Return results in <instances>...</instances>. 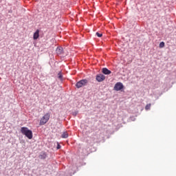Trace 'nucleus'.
<instances>
[{
  "label": "nucleus",
  "instance_id": "obj_13",
  "mask_svg": "<svg viewBox=\"0 0 176 176\" xmlns=\"http://www.w3.org/2000/svg\"><path fill=\"white\" fill-rule=\"evenodd\" d=\"M164 46H165V43L164 41H162L161 43H160L159 47L162 48V47H164Z\"/></svg>",
  "mask_w": 176,
  "mask_h": 176
},
{
  "label": "nucleus",
  "instance_id": "obj_11",
  "mask_svg": "<svg viewBox=\"0 0 176 176\" xmlns=\"http://www.w3.org/2000/svg\"><path fill=\"white\" fill-rule=\"evenodd\" d=\"M58 78L60 79V80L63 81V73H61V72L58 74Z\"/></svg>",
  "mask_w": 176,
  "mask_h": 176
},
{
  "label": "nucleus",
  "instance_id": "obj_16",
  "mask_svg": "<svg viewBox=\"0 0 176 176\" xmlns=\"http://www.w3.org/2000/svg\"><path fill=\"white\" fill-rule=\"evenodd\" d=\"M78 111H74L72 113V115H73V116H76L78 115Z\"/></svg>",
  "mask_w": 176,
  "mask_h": 176
},
{
  "label": "nucleus",
  "instance_id": "obj_10",
  "mask_svg": "<svg viewBox=\"0 0 176 176\" xmlns=\"http://www.w3.org/2000/svg\"><path fill=\"white\" fill-rule=\"evenodd\" d=\"M68 132L65 131L63 133V134L61 135V138H68Z\"/></svg>",
  "mask_w": 176,
  "mask_h": 176
},
{
  "label": "nucleus",
  "instance_id": "obj_8",
  "mask_svg": "<svg viewBox=\"0 0 176 176\" xmlns=\"http://www.w3.org/2000/svg\"><path fill=\"white\" fill-rule=\"evenodd\" d=\"M102 72L104 74V75H111L112 74V72L107 67H103L102 69Z\"/></svg>",
  "mask_w": 176,
  "mask_h": 176
},
{
  "label": "nucleus",
  "instance_id": "obj_18",
  "mask_svg": "<svg viewBox=\"0 0 176 176\" xmlns=\"http://www.w3.org/2000/svg\"><path fill=\"white\" fill-rule=\"evenodd\" d=\"M8 13H12V10H9Z\"/></svg>",
  "mask_w": 176,
  "mask_h": 176
},
{
  "label": "nucleus",
  "instance_id": "obj_12",
  "mask_svg": "<svg viewBox=\"0 0 176 176\" xmlns=\"http://www.w3.org/2000/svg\"><path fill=\"white\" fill-rule=\"evenodd\" d=\"M151 103L147 104L146 105V107H145V110H146V111H149V109H151Z\"/></svg>",
  "mask_w": 176,
  "mask_h": 176
},
{
  "label": "nucleus",
  "instance_id": "obj_3",
  "mask_svg": "<svg viewBox=\"0 0 176 176\" xmlns=\"http://www.w3.org/2000/svg\"><path fill=\"white\" fill-rule=\"evenodd\" d=\"M87 83H89L87 79H82L76 82V87H77V89H80V87L87 86Z\"/></svg>",
  "mask_w": 176,
  "mask_h": 176
},
{
  "label": "nucleus",
  "instance_id": "obj_7",
  "mask_svg": "<svg viewBox=\"0 0 176 176\" xmlns=\"http://www.w3.org/2000/svg\"><path fill=\"white\" fill-rule=\"evenodd\" d=\"M56 53L58 56H61V54H64V49L61 46H58L56 47Z\"/></svg>",
  "mask_w": 176,
  "mask_h": 176
},
{
  "label": "nucleus",
  "instance_id": "obj_9",
  "mask_svg": "<svg viewBox=\"0 0 176 176\" xmlns=\"http://www.w3.org/2000/svg\"><path fill=\"white\" fill-rule=\"evenodd\" d=\"M39 38V30H36V32L33 34V39L36 41Z\"/></svg>",
  "mask_w": 176,
  "mask_h": 176
},
{
  "label": "nucleus",
  "instance_id": "obj_1",
  "mask_svg": "<svg viewBox=\"0 0 176 176\" xmlns=\"http://www.w3.org/2000/svg\"><path fill=\"white\" fill-rule=\"evenodd\" d=\"M21 133L23 135H25L28 140H32V137L34 135L32 133V131L29 129L27 126H23L21 128Z\"/></svg>",
  "mask_w": 176,
  "mask_h": 176
},
{
  "label": "nucleus",
  "instance_id": "obj_15",
  "mask_svg": "<svg viewBox=\"0 0 176 176\" xmlns=\"http://www.w3.org/2000/svg\"><path fill=\"white\" fill-rule=\"evenodd\" d=\"M57 146H56V149H61V145L58 142H56Z\"/></svg>",
  "mask_w": 176,
  "mask_h": 176
},
{
  "label": "nucleus",
  "instance_id": "obj_5",
  "mask_svg": "<svg viewBox=\"0 0 176 176\" xmlns=\"http://www.w3.org/2000/svg\"><path fill=\"white\" fill-rule=\"evenodd\" d=\"M97 82H104L105 80V76L102 74H99L96 76Z\"/></svg>",
  "mask_w": 176,
  "mask_h": 176
},
{
  "label": "nucleus",
  "instance_id": "obj_17",
  "mask_svg": "<svg viewBox=\"0 0 176 176\" xmlns=\"http://www.w3.org/2000/svg\"><path fill=\"white\" fill-rule=\"evenodd\" d=\"M130 119H131V120L132 122H134V120H135V117L131 116V117L130 118Z\"/></svg>",
  "mask_w": 176,
  "mask_h": 176
},
{
  "label": "nucleus",
  "instance_id": "obj_14",
  "mask_svg": "<svg viewBox=\"0 0 176 176\" xmlns=\"http://www.w3.org/2000/svg\"><path fill=\"white\" fill-rule=\"evenodd\" d=\"M96 35L98 36V38H101L102 36V33H100V32H97L96 33Z\"/></svg>",
  "mask_w": 176,
  "mask_h": 176
},
{
  "label": "nucleus",
  "instance_id": "obj_2",
  "mask_svg": "<svg viewBox=\"0 0 176 176\" xmlns=\"http://www.w3.org/2000/svg\"><path fill=\"white\" fill-rule=\"evenodd\" d=\"M50 119V113H47L41 119L39 126H44V124H46L47 122H49Z\"/></svg>",
  "mask_w": 176,
  "mask_h": 176
},
{
  "label": "nucleus",
  "instance_id": "obj_6",
  "mask_svg": "<svg viewBox=\"0 0 176 176\" xmlns=\"http://www.w3.org/2000/svg\"><path fill=\"white\" fill-rule=\"evenodd\" d=\"M47 157V153L41 151L38 155V159L41 160H45Z\"/></svg>",
  "mask_w": 176,
  "mask_h": 176
},
{
  "label": "nucleus",
  "instance_id": "obj_4",
  "mask_svg": "<svg viewBox=\"0 0 176 176\" xmlns=\"http://www.w3.org/2000/svg\"><path fill=\"white\" fill-rule=\"evenodd\" d=\"M113 90L116 91H122L124 90V85L120 82H116L113 87Z\"/></svg>",
  "mask_w": 176,
  "mask_h": 176
}]
</instances>
